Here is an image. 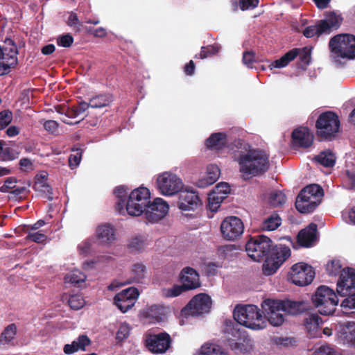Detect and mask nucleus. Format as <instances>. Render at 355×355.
<instances>
[{
  "instance_id": "36",
  "label": "nucleus",
  "mask_w": 355,
  "mask_h": 355,
  "mask_svg": "<svg viewBox=\"0 0 355 355\" xmlns=\"http://www.w3.org/2000/svg\"><path fill=\"white\" fill-rule=\"evenodd\" d=\"M321 318L317 314H310L304 319V324L311 336H315L320 323Z\"/></svg>"
},
{
  "instance_id": "9",
  "label": "nucleus",
  "mask_w": 355,
  "mask_h": 355,
  "mask_svg": "<svg viewBox=\"0 0 355 355\" xmlns=\"http://www.w3.org/2000/svg\"><path fill=\"white\" fill-rule=\"evenodd\" d=\"M291 249L285 245H275L272 252L266 257L262 266L265 275H272L276 272L282 263L291 256Z\"/></svg>"
},
{
  "instance_id": "54",
  "label": "nucleus",
  "mask_w": 355,
  "mask_h": 355,
  "mask_svg": "<svg viewBox=\"0 0 355 355\" xmlns=\"http://www.w3.org/2000/svg\"><path fill=\"white\" fill-rule=\"evenodd\" d=\"M12 112L9 110L0 112V129H5L12 121Z\"/></svg>"
},
{
  "instance_id": "15",
  "label": "nucleus",
  "mask_w": 355,
  "mask_h": 355,
  "mask_svg": "<svg viewBox=\"0 0 355 355\" xmlns=\"http://www.w3.org/2000/svg\"><path fill=\"white\" fill-rule=\"evenodd\" d=\"M244 225L242 220L236 216L225 218L220 225V231L227 240L234 241L243 232Z\"/></svg>"
},
{
  "instance_id": "11",
  "label": "nucleus",
  "mask_w": 355,
  "mask_h": 355,
  "mask_svg": "<svg viewBox=\"0 0 355 355\" xmlns=\"http://www.w3.org/2000/svg\"><path fill=\"white\" fill-rule=\"evenodd\" d=\"M315 277L313 268L304 263L293 265L289 272V279L295 285L304 286L310 284Z\"/></svg>"
},
{
  "instance_id": "8",
  "label": "nucleus",
  "mask_w": 355,
  "mask_h": 355,
  "mask_svg": "<svg viewBox=\"0 0 355 355\" xmlns=\"http://www.w3.org/2000/svg\"><path fill=\"white\" fill-rule=\"evenodd\" d=\"M150 193L148 188L140 187L134 189L129 195L125 204V210L130 216H140L150 202Z\"/></svg>"
},
{
  "instance_id": "28",
  "label": "nucleus",
  "mask_w": 355,
  "mask_h": 355,
  "mask_svg": "<svg viewBox=\"0 0 355 355\" xmlns=\"http://www.w3.org/2000/svg\"><path fill=\"white\" fill-rule=\"evenodd\" d=\"M266 301L267 300H264L261 304L263 313L265 314V317H263V318H267V320L272 326L278 327L282 325L284 321L283 314L279 313L282 309H277V308L275 307H269L270 309H268V307L265 306Z\"/></svg>"
},
{
  "instance_id": "57",
  "label": "nucleus",
  "mask_w": 355,
  "mask_h": 355,
  "mask_svg": "<svg viewBox=\"0 0 355 355\" xmlns=\"http://www.w3.org/2000/svg\"><path fill=\"white\" fill-rule=\"evenodd\" d=\"M73 153L70 155L69 158V166L71 168L77 167L81 160L83 150L81 148L73 149Z\"/></svg>"
},
{
  "instance_id": "7",
  "label": "nucleus",
  "mask_w": 355,
  "mask_h": 355,
  "mask_svg": "<svg viewBox=\"0 0 355 355\" xmlns=\"http://www.w3.org/2000/svg\"><path fill=\"white\" fill-rule=\"evenodd\" d=\"M17 55L18 49L15 41L6 37L0 44V76L9 73L10 69L17 65Z\"/></svg>"
},
{
  "instance_id": "47",
  "label": "nucleus",
  "mask_w": 355,
  "mask_h": 355,
  "mask_svg": "<svg viewBox=\"0 0 355 355\" xmlns=\"http://www.w3.org/2000/svg\"><path fill=\"white\" fill-rule=\"evenodd\" d=\"M225 198V196L220 195L214 191L208 198V206L210 210L216 211Z\"/></svg>"
},
{
  "instance_id": "38",
  "label": "nucleus",
  "mask_w": 355,
  "mask_h": 355,
  "mask_svg": "<svg viewBox=\"0 0 355 355\" xmlns=\"http://www.w3.org/2000/svg\"><path fill=\"white\" fill-rule=\"evenodd\" d=\"M147 245V239L145 236L136 235L133 236L128 244V248L131 252H140L144 250Z\"/></svg>"
},
{
  "instance_id": "37",
  "label": "nucleus",
  "mask_w": 355,
  "mask_h": 355,
  "mask_svg": "<svg viewBox=\"0 0 355 355\" xmlns=\"http://www.w3.org/2000/svg\"><path fill=\"white\" fill-rule=\"evenodd\" d=\"M164 308L159 305H152L148 307L144 313L146 318L155 320L156 322H161L165 318Z\"/></svg>"
},
{
  "instance_id": "60",
  "label": "nucleus",
  "mask_w": 355,
  "mask_h": 355,
  "mask_svg": "<svg viewBox=\"0 0 355 355\" xmlns=\"http://www.w3.org/2000/svg\"><path fill=\"white\" fill-rule=\"evenodd\" d=\"M17 178L15 177H9L6 179L4 184L0 187V192L8 193L10 189L15 187V183H17Z\"/></svg>"
},
{
  "instance_id": "40",
  "label": "nucleus",
  "mask_w": 355,
  "mask_h": 355,
  "mask_svg": "<svg viewBox=\"0 0 355 355\" xmlns=\"http://www.w3.org/2000/svg\"><path fill=\"white\" fill-rule=\"evenodd\" d=\"M220 49L221 46L218 43L202 46L200 53L196 55L195 58L205 59L208 57L215 55L220 51Z\"/></svg>"
},
{
  "instance_id": "5",
  "label": "nucleus",
  "mask_w": 355,
  "mask_h": 355,
  "mask_svg": "<svg viewBox=\"0 0 355 355\" xmlns=\"http://www.w3.org/2000/svg\"><path fill=\"white\" fill-rule=\"evenodd\" d=\"M312 302L321 315H332L338 303L335 292L326 286H319L312 296Z\"/></svg>"
},
{
  "instance_id": "30",
  "label": "nucleus",
  "mask_w": 355,
  "mask_h": 355,
  "mask_svg": "<svg viewBox=\"0 0 355 355\" xmlns=\"http://www.w3.org/2000/svg\"><path fill=\"white\" fill-rule=\"evenodd\" d=\"M227 135L223 132H216L211 134L206 139V146L209 149L220 150L228 145Z\"/></svg>"
},
{
  "instance_id": "43",
  "label": "nucleus",
  "mask_w": 355,
  "mask_h": 355,
  "mask_svg": "<svg viewBox=\"0 0 355 355\" xmlns=\"http://www.w3.org/2000/svg\"><path fill=\"white\" fill-rule=\"evenodd\" d=\"M316 162L325 167H332L336 162V157L331 152H322L315 158Z\"/></svg>"
},
{
  "instance_id": "6",
  "label": "nucleus",
  "mask_w": 355,
  "mask_h": 355,
  "mask_svg": "<svg viewBox=\"0 0 355 355\" xmlns=\"http://www.w3.org/2000/svg\"><path fill=\"white\" fill-rule=\"evenodd\" d=\"M274 248L271 239L262 234L251 236L245 244L248 255L256 261L269 255Z\"/></svg>"
},
{
  "instance_id": "17",
  "label": "nucleus",
  "mask_w": 355,
  "mask_h": 355,
  "mask_svg": "<svg viewBox=\"0 0 355 355\" xmlns=\"http://www.w3.org/2000/svg\"><path fill=\"white\" fill-rule=\"evenodd\" d=\"M266 307H275L291 315H296L306 309V304L304 301L278 300L267 299ZM270 309V308H268Z\"/></svg>"
},
{
  "instance_id": "41",
  "label": "nucleus",
  "mask_w": 355,
  "mask_h": 355,
  "mask_svg": "<svg viewBox=\"0 0 355 355\" xmlns=\"http://www.w3.org/2000/svg\"><path fill=\"white\" fill-rule=\"evenodd\" d=\"M17 333V326L12 323L7 326L0 335V345L9 343L15 337Z\"/></svg>"
},
{
  "instance_id": "20",
  "label": "nucleus",
  "mask_w": 355,
  "mask_h": 355,
  "mask_svg": "<svg viewBox=\"0 0 355 355\" xmlns=\"http://www.w3.org/2000/svg\"><path fill=\"white\" fill-rule=\"evenodd\" d=\"M178 205L182 211L195 210L201 200L197 192L186 190L180 193Z\"/></svg>"
},
{
  "instance_id": "3",
  "label": "nucleus",
  "mask_w": 355,
  "mask_h": 355,
  "mask_svg": "<svg viewBox=\"0 0 355 355\" xmlns=\"http://www.w3.org/2000/svg\"><path fill=\"white\" fill-rule=\"evenodd\" d=\"M237 323L252 329H261L266 327V320L255 305L237 306L234 311Z\"/></svg>"
},
{
  "instance_id": "44",
  "label": "nucleus",
  "mask_w": 355,
  "mask_h": 355,
  "mask_svg": "<svg viewBox=\"0 0 355 355\" xmlns=\"http://www.w3.org/2000/svg\"><path fill=\"white\" fill-rule=\"evenodd\" d=\"M196 355H227V354L217 345L205 344Z\"/></svg>"
},
{
  "instance_id": "48",
  "label": "nucleus",
  "mask_w": 355,
  "mask_h": 355,
  "mask_svg": "<svg viewBox=\"0 0 355 355\" xmlns=\"http://www.w3.org/2000/svg\"><path fill=\"white\" fill-rule=\"evenodd\" d=\"M342 270V264L338 259H332L326 266V271L329 275L336 276L341 273Z\"/></svg>"
},
{
  "instance_id": "59",
  "label": "nucleus",
  "mask_w": 355,
  "mask_h": 355,
  "mask_svg": "<svg viewBox=\"0 0 355 355\" xmlns=\"http://www.w3.org/2000/svg\"><path fill=\"white\" fill-rule=\"evenodd\" d=\"M56 42L58 46L68 48L73 43V37L70 34L62 35L58 37Z\"/></svg>"
},
{
  "instance_id": "58",
  "label": "nucleus",
  "mask_w": 355,
  "mask_h": 355,
  "mask_svg": "<svg viewBox=\"0 0 355 355\" xmlns=\"http://www.w3.org/2000/svg\"><path fill=\"white\" fill-rule=\"evenodd\" d=\"M308 192L310 196H313L314 199L321 197L323 195V189L318 184H310L304 188V193Z\"/></svg>"
},
{
  "instance_id": "61",
  "label": "nucleus",
  "mask_w": 355,
  "mask_h": 355,
  "mask_svg": "<svg viewBox=\"0 0 355 355\" xmlns=\"http://www.w3.org/2000/svg\"><path fill=\"white\" fill-rule=\"evenodd\" d=\"M26 239L35 243H41L46 240V236L40 232L29 233Z\"/></svg>"
},
{
  "instance_id": "39",
  "label": "nucleus",
  "mask_w": 355,
  "mask_h": 355,
  "mask_svg": "<svg viewBox=\"0 0 355 355\" xmlns=\"http://www.w3.org/2000/svg\"><path fill=\"white\" fill-rule=\"evenodd\" d=\"M282 223V219L277 213L271 214L263 220L261 228L266 231H273L277 229Z\"/></svg>"
},
{
  "instance_id": "13",
  "label": "nucleus",
  "mask_w": 355,
  "mask_h": 355,
  "mask_svg": "<svg viewBox=\"0 0 355 355\" xmlns=\"http://www.w3.org/2000/svg\"><path fill=\"white\" fill-rule=\"evenodd\" d=\"M212 301L206 293L196 295L182 309L185 314L198 316L209 312Z\"/></svg>"
},
{
  "instance_id": "32",
  "label": "nucleus",
  "mask_w": 355,
  "mask_h": 355,
  "mask_svg": "<svg viewBox=\"0 0 355 355\" xmlns=\"http://www.w3.org/2000/svg\"><path fill=\"white\" fill-rule=\"evenodd\" d=\"M96 242L101 245H110L111 242V225L110 223L98 226Z\"/></svg>"
},
{
  "instance_id": "33",
  "label": "nucleus",
  "mask_w": 355,
  "mask_h": 355,
  "mask_svg": "<svg viewBox=\"0 0 355 355\" xmlns=\"http://www.w3.org/2000/svg\"><path fill=\"white\" fill-rule=\"evenodd\" d=\"M128 191V188L124 185L118 186L114 190V194L119 199V202L115 205V209L119 214H122L124 211L123 207L127 202Z\"/></svg>"
},
{
  "instance_id": "18",
  "label": "nucleus",
  "mask_w": 355,
  "mask_h": 355,
  "mask_svg": "<svg viewBox=\"0 0 355 355\" xmlns=\"http://www.w3.org/2000/svg\"><path fill=\"white\" fill-rule=\"evenodd\" d=\"M354 291L355 270L352 268L343 269L337 282V293L340 296H345Z\"/></svg>"
},
{
  "instance_id": "1",
  "label": "nucleus",
  "mask_w": 355,
  "mask_h": 355,
  "mask_svg": "<svg viewBox=\"0 0 355 355\" xmlns=\"http://www.w3.org/2000/svg\"><path fill=\"white\" fill-rule=\"evenodd\" d=\"M232 150L234 157L240 166V171L243 174L257 176L265 173L270 167L269 154L260 149L251 148L243 140H236Z\"/></svg>"
},
{
  "instance_id": "31",
  "label": "nucleus",
  "mask_w": 355,
  "mask_h": 355,
  "mask_svg": "<svg viewBox=\"0 0 355 355\" xmlns=\"http://www.w3.org/2000/svg\"><path fill=\"white\" fill-rule=\"evenodd\" d=\"M90 107L89 103L80 101L71 107L60 108L58 112L60 114H64L68 118H76L83 114Z\"/></svg>"
},
{
  "instance_id": "53",
  "label": "nucleus",
  "mask_w": 355,
  "mask_h": 355,
  "mask_svg": "<svg viewBox=\"0 0 355 355\" xmlns=\"http://www.w3.org/2000/svg\"><path fill=\"white\" fill-rule=\"evenodd\" d=\"M237 248L234 244L224 245L218 248V252L222 259H227L233 256L234 251Z\"/></svg>"
},
{
  "instance_id": "35",
  "label": "nucleus",
  "mask_w": 355,
  "mask_h": 355,
  "mask_svg": "<svg viewBox=\"0 0 355 355\" xmlns=\"http://www.w3.org/2000/svg\"><path fill=\"white\" fill-rule=\"evenodd\" d=\"M298 52L297 49H291L286 53L283 56H282L279 59H277L272 62L270 64V69L273 68H283L286 67L289 62L294 60L295 58L297 57Z\"/></svg>"
},
{
  "instance_id": "49",
  "label": "nucleus",
  "mask_w": 355,
  "mask_h": 355,
  "mask_svg": "<svg viewBox=\"0 0 355 355\" xmlns=\"http://www.w3.org/2000/svg\"><path fill=\"white\" fill-rule=\"evenodd\" d=\"M85 304V300L80 294L70 295L68 300V304L73 310L80 309Z\"/></svg>"
},
{
  "instance_id": "50",
  "label": "nucleus",
  "mask_w": 355,
  "mask_h": 355,
  "mask_svg": "<svg viewBox=\"0 0 355 355\" xmlns=\"http://www.w3.org/2000/svg\"><path fill=\"white\" fill-rule=\"evenodd\" d=\"M86 275L79 270H73L71 274L65 276L64 279L73 285L84 282L86 279Z\"/></svg>"
},
{
  "instance_id": "25",
  "label": "nucleus",
  "mask_w": 355,
  "mask_h": 355,
  "mask_svg": "<svg viewBox=\"0 0 355 355\" xmlns=\"http://www.w3.org/2000/svg\"><path fill=\"white\" fill-rule=\"evenodd\" d=\"M48 174L46 172L37 174L35 178L33 189L42 193L48 200L51 201L53 199V189L48 184Z\"/></svg>"
},
{
  "instance_id": "10",
  "label": "nucleus",
  "mask_w": 355,
  "mask_h": 355,
  "mask_svg": "<svg viewBox=\"0 0 355 355\" xmlns=\"http://www.w3.org/2000/svg\"><path fill=\"white\" fill-rule=\"evenodd\" d=\"M157 187L164 196H173L180 192L183 188L182 180L171 173H163L159 175L156 181Z\"/></svg>"
},
{
  "instance_id": "56",
  "label": "nucleus",
  "mask_w": 355,
  "mask_h": 355,
  "mask_svg": "<svg viewBox=\"0 0 355 355\" xmlns=\"http://www.w3.org/2000/svg\"><path fill=\"white\" fill-rule=\"evenodd\" d=\"M188 291L189 290L182 284H181V285L174 284L171 288H168L166 291L165 295L168 297H177Z\"/></svg>"
},
{
  "instance_id": "45",
  "label": "nucleus",
  "mask_w": 355,
  "mask_h": 355,
  "mask_svg": "<svg viewBox=\"0 0 355 355\" xmlns=\"http://www.w3.org/2000/svg\"><path fill=\"white\" fill-rule=\"evenodd\" d=\"M343 339L349 344L355 345V322H348L343 327Z\"/></svg>"
},
{
  "instance_id": "29",
  "label": "nucleus",
  "mask_w": 355,
  "mask_h": 355,
  "mask_svg": "<svg viewBox=\"0 0 355 355\" xmlns=\"http://www.w3.org/2000/svg\"><path fill=\"white\" fill-rule=\"evenodd\" d=\"M220 175V168L218 166L211 164L207 168V175L205 178L198 180L196 185L200 188H205L212 185L216 182Z\"/></svg>"
},
{
  "instance_id": "62",
  "label": "nucleus",
  "mask_w": 355,
  "mask_h": 355,
  "mask_svg": "<svg viewBox=\"0 0 355 355\" xmlns=\"http://www.w3.org/2000/svg\"><path fill=\"white\" fill-rule=\"evenodd\" d=\"M259 0H239V7L242 10L253 9L258 6Z\"/></svg>"
},
{
  "instance_id": "52",
  "label": "nucleus",
  "mask_w": 355,
  "mask_h": 355,
  "mask_svg": "<svg viewBox=\"0 0 355 355\" xmlns=\"http://www.w3.org/2000/svg\"><path fill=\"white\" fill-rule=\"evenodd\" d=\"M10 194L11 195L9 198L14 200H21L23 198H26L29 193L28 187H20L12 189V191H10Z\"/></svg>"
},
{
  "instance_id": "34",
  "label": "nucleus",
  "mask_w": 355,
  "mask_h": 355,
  "mask_svg": "<svg viewBox=\"0 0 355 355\" xmlns=\"http://www.w3.org/2000/svg\"><path fill=\"white\" fill-rule=\"evenodd\" d=\"M111 103V95L110 94H99L89 98L90 107L101 109L110 106Z\"/></svg>"
},
{
  "instance_id": "16",
  "label": "nucleus",
  "mask_w": 355,
  "mask_h": 355,
  "mask_svg": "<svg viewBox=\"0 0 355 355\" xmlns=\"http://www.w3.org/2000/svg\"><path fill=\"white\" fill-rule=\"evenodd\" d=\"M137 288L130 287L123 290L114 297V304L122 313H126L136 303L139 296Z\"/></svg>"
},
{
  "instance_id": "51",
  "label": "nucleus",
  "mask_w": 355,
  "mask_h": 355,
  "mask_svg": "<svg viewBox=\"0 0 355 355\" xmlns=\"http://www.w3.org/2000/svg\"><path fill=\"white\" fill-rule=\"evenodd\" d=\"M146 272V268L144 264L141 263H136L133 264L132 268V273L134 276V279L136 282H140L144 278Z\"/></svg>"
},
{
  "instance_id": "2",
  "label": "nucleus",
  "mask_w": 355,
  "mask_h": 355,
  "mask_svg": "<svg viewBox=\"0 0 355 355\" xmlns=\"http://www.w3.org/2000/svg\"><path fill=\"white\" fill-rule=\"evenodd\" d=\"M329 47L334 62L340 63V58H355V35L343 33L331 37Z\"/></svg>"
},
{
  "instance_id": "22",
  "label": "nucleus",
  "mask_w": 355,
  "mask_h": 355,
  "mask_svg": "<svg viewBox=\"0 0 355 355\" xmlns=\"http://www.w3.org/2000/svg\"><path fill=\"white\" fill-rule=\"evenodd\" d=\"M313 134L306 127H299L292 132L293 144L304 148H309L313 141Z\"/></svg>"
},
{
  "instance_id": "63",
  "label": "nucleus",
  "mask_w": 355,
  "mask_h": 355,
  "mask_svg": "<svg viewBox=\"0 0 355 355\" xmlns=\"http://www.w3.org/2000/svg\"><path fill=\"white\" fill-rule=\"evenodd\" d=\"M341 303V306L349 309H355V292L349 295Z\"/></svg>"
},
{
  "instance_id": "19",
  "label": "nucleus",
  "mask_w": 355,
  "mask_h": 355,
  "mask_svg": "<svg viewBox=\"0 0 355 355\" xmlns=\"http://www.w3.org/2000/svg\"><path fill=\"white\" fill-rule=\"evenodd\" d=\"M343 17L340 14L334 11L326 13L325 19L319 20L316 23L318 28V37L323 34H330L332 31L337 30L343 22Z\"/></svg>"
},
{
  "instance_id": "46",
  "label": "nucleus",
  "mask_w": 355,
  "mask_h": 355,
  "mask_svg": "<svg viewBox=\"0 0 355 355\" xmlns=\"http://www.w3.org/2000/svg\"><path fill=\"white\" fill-rule=\"evenodd\" d=\"M286 200L285 194L281 191H275L270 193L269 196V203L275 207H280L283 205Z\"/></svg>"
},
{
  "instance_id": "21",
  "label": "nucleus",
  "mask_w": 355,
  "mask_h": 355,
  "mask_svg": "<svg viewBox=\"0 0 355 355\" xmlns=\"http://www.w3.org/2000/svg\"><path fill=\"white\" fill-rule=\"evenodd\" d=\"M179 279L181 284L189 291L196 289L201 286L198 272L191 267H184L179 275Z\"/></svg>"
},
{
  "instance_id": "55",
  "label": "nucleus",
  "mask_w": 355,
  "mask_h": 355,
  "mask_svg": "<svg viewBox=\"0 0 355 355\" xmlns=\"http://www.w3.org/2000/svg\"><path fill=\"white\" fill-rule=\"evenodd\" d=\"M130 332V327L126 323L121 324L116 332V340L121 343L128 338Z\"/></svg>"
},
{
  "instance_id": "4",
  "label": "nucleus",
  "mask_w": 355,
  "mask_h": 355,
  "mask_svg": "<svg viewBox=\"0 0 355 355\" xmlns=\"http://www.w3.org/2000/svg\"><path fill=\"white\" fill-rule=\"evenodd\" d=\"M340 128L338 116L332 111L321 113L315 122L316 135L321 140L331 141Z\"/></svg>"
},
{
  "instance_id": "27",
  "label": "nucleus",
  "mask_w": 355,
  "mask_h": 355,
  "mask_svg": "<svg viewBox=\"0 0 355 355\" xmlns=\"http://www.w3.org/2000/svg\"><path fill=\"white\" fill-rule=\"evenodd\" d=\"M90 338L85 334L80 335L71 344H66L63 347V352L67 355L72 354L79 350L86 351V347L90 345Z\"/></svg>"
},
{
  "instance_id": "12",
  "label": "nucleus",
  "mask_w": 355,
  "mask_h": 355,
  "mask_svg": "<svg viewBox=\"0 0 355 355\" xmlns=\"http://www.w3.org/2000/svg\"><path fill=\"white\" fill-rule=\"evenodd\" d=\"M171 336L165 331L148 334L144 340L146 347L153 354L165 353L171 347Z\"/></svg>"
},
{
  "instance_id": "24",
  "label": "nucleus",
  "mask_w": 355,
  "mask_h": 355,
  "mask_svg": "<svg viewBox=\"0 0 355 355\" xmlns=\"http://www.w3.org/2000/svg\"><path fill=\"white\" fill-rule=\"evenodd\" d=\"M317 233L318 226L312 223L300 231L297 236V243L302 247L310 248L317 240Z\"/></svg>"
},
{
  "instance_id": "42",
  "label": "nucleus",
  "mask_w": 355,
  "mask_h": 355,
  "mask_svg": "<svg viewBox=\"0 0 355 355\" xmlns=\"http://www.w3.org/2000/svg\"><path fill=\"white\" fill-rule=\"evenodd\" d=\"M298 52L297 56L300 59L299 67L305 69L311 62V49L307 46L303 48H294Z\"/></svg>"
},
{
  "instance_id": "14",
  "label": "nucleus",
  "mask_w": 355,
  "mask_h": 355,
  "mask_svg": "<svg viewBox=\"0 0 355 355\" xmlns=\"http://www.w3.org/2000/svg\"><path fill=\"white\" fill-rule=\"evenodd\" d=\"M169 206L162 198H157L145 208L146 223H156L168 214Z\"/></svg>"
},
{
  "instance_id": "64",
  "label": "nucleus",
  "mask_w": 355,
  "mask_h": 355,
  "mask_svg": "<svg viewBox=\"0 0 355 355\" xmlns=\"http://www.w3.org/2000/svg\"><path fill=\"white\" fill-rule=\"evenodd\" d=\"M254 53L252 51H245L243 54V62L248 67H252L253 63L255 62Z\"/></svg>"
},
{
  "instance_id": "23",
  "label": "nucleus",
  "mask_w": 355,
  "mask_h": 355,
  "mask_svg": "<svg viewBox=\"0 0 355 355\" xmlns=\"http://www.w3.org/2000/svg\"><path fill=\"white\" fill-rule=\"evenodd\" d=\"M304 193V189L297 195L295 207L300 213H311L315 210L320 202H316L313 196H310L308 192Z\"/></svg>"
},
{
  "instance_id": "26",
  "label": "nucleus",
  "mask_w": 355,
  "mask_h": 355,
  "mask_svg": "<svg viewBox=\"0 0 355 355\" xmlns=\"http://www.w3.org/2000/svg\"><path fill=\"white\" fill-rule=\"evenodd\" d=\"M240 325L237 322L233 323L232 325H227L225 330L227 344L232 350L241 349V344L237 342V340L242 338V331L240 329Z\"/></svg>"
}]
</instances>
